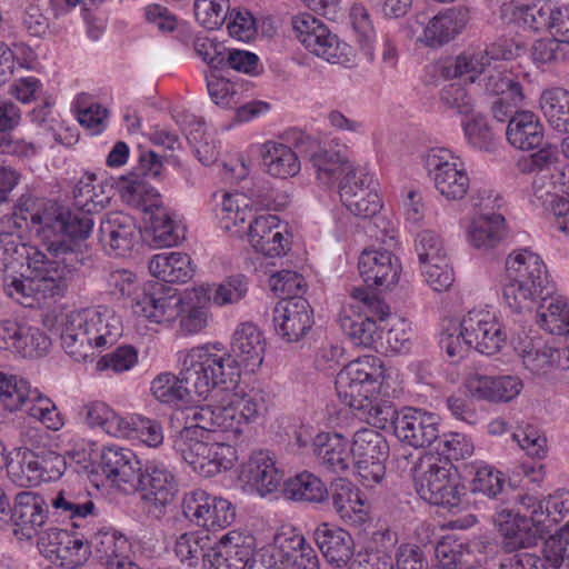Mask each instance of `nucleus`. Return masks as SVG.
I'll return each mask as SVG.
<instances>
[{
    "mask_svg": "<svg viewBox=\"0 0 569 569\" xmlns=\"http://www.w3.org/2000/svg\"><path fill=\"white\" fill-rule=\"evenodd\" d=\"M13 217L29 221L28 227L47 253L26 264V276H9L2 282L6 295L26 307L61 296L66 279L83 263L84 240L92 231V221L71 214L57 202L31 194L21 196Z\"/></svg>",
    "mask_w": 569,
    "mask_h": 569,
    "instance_id": "f257e3e1",
    "label": "nucleus"
},
{
    "mask_svg": "<svg viewBox=\"0 0 569 569\" xmlns=\"http://www.w3.org/2000/svg\"><path fill=\"white\" fill-rule=\"evenodd\" d=\"M267 412L266 395L261 390L226 395L218 405L196 407L188 415L193 421L173 440V449L192 470L204 478L230 470L238 460L237 449L227 442L210 439V433H226L239 439L244 428Z\"/></svg>",
    "mask_w": 569,
    "mask_h": 569,
    "instance_id": "f03ea898",
    "label": "nucleus"
},
{
    "mask_svg": "<svg viewBox=\"0 0 569 569\" xmlns=\"http://www.w3.org/2000/svg\"><path fill=\"white\" fill-rule=\"evenodd\" d=\"M266 340L252 322H242L231 338V352L219 342L189 349L182 358V376L200 397L219 386L237 382L240 368L254 372L263 361Z\"/></svg>",
    "mask_w": 569,
    "mask_h": 569,
    "instance_id": "7ed1b4c3",
    "label": "nucleus"
},
{
    "mask_svg": "<svg viewBox=\"0 0 569 569\" xmlns=\"http://www.w3.org/2000/svg\"><path fill=\"white\" fill-rule=\"evenodd\" d=\"M515 57L516 48L511 42H493L483 49L467 50L458 54L446 67V74L470 83L481 81L486 93L498 97L492 102L495 118L505 121L510 109L521 103L525 97L519 82L496 69L499 62Z\"/></svg>",
    "mask_w": 569,
    "mask_h": 569,
    "instance_id": "20e7f679",
    "label": "nucleus"
},
{
    "mask_svg": "<svg viewBox=\"0 0 569 569\" xmlns=\"http://www.w3.org/2000/svg\"><path fill=\"white\" fill-rule=\"evenodd\" d=\"M385 368L382 361L366 355L347 363L338 373L336 390L339 399L351 408L359 419L383 429L395 415L391 401L380 398Z\"/></svg>",
    "mask_w": 569,
    "mask_h": 569,
    "instance_id": "39448f33",
    "label": "nucleus"
},
{
    "mask_svg": "<svg viewBox=\"0 0 569 569\" xmlns=\"http://www.w3.org/2000/svg\"><path fill=\"white\" fill-rule=\"evenodd\" d=\"M57 330L61 347L74 361L92 358L122 336V321L109 307L84 308L62 313Z\"/></svg>",
    "mask_w": 569,
    "mask_h": 569,
    "instance_id": "423d86ee",
    "label": "nucleus"
},
{
    "mask_svg": "<svg viewBox=\"0 0 569 569\" xmlns=\"http://www.w3.org/2000/svg\"><path fill=\"white\" fill-rule=\"evenodd\" d=\"M505 266L502 299L511 313L530 316L555 292V284L543 260L533 251L513 250L508 254Z\"/></svg>",
    "mask_w": 569,
    "mask_h": 569,
    "instance_id": "0eeeda50",
    "label": "nucleus"
},
{
    "mask_svg": "<svg viewBox=\"0 0 569 569\" xmlns=\"http://www.w3.org/2000/svg\"><path fill=\"white\" fill-rule=\"evenodd\" d=\"M0 400L9 411L24 410L47 429L58 431L64 420L56 403L38 388L17 375L0 372Z\"/></svg>",
    "mask_w": 569,
    "mask_h": 569,
    "instance_id": "6e6552de",
    "label": "nucleus"
},
{
    "mask_svg": "<svg viewBox=\"0 0 569 569\" xmlns=\"http://www.w3.org/2000/svg\"><path fill=\"white\" fill-rule=\"evenodd\" d=\"M351 308L358 310V318L343 317L341 327L357 346L377 348L382 340V332L389 307L377 296L366 289L356 288L351 292Z\"/></svg>",
    "mask_w": 569,
    "mask_h": 569,
    "instance_id": "1a4fd4ad",
    "label": "nucleus"
},
{
    "mask_svg": "<svg viewBox=\"0 0 569 569\" xmlns=\"http://www.w3.org/2000/svg\"><path fill=\"white\" fill-rule=\"evenodd\" d=\"M415 487L420 498L431 505L456 507L459 503L457 471L442 458L426 456L420 460Z\"/></svg>",
    "mask_w": 569,
    "mask_h": 569,
    "instance_id": "9d476101",
    "label": "nucleus"
},
{
    "mask_svg": "<svg viewBox=\"0 0 569 569\" xmlns=\"http://www.w3.org/2000/svg\"><path fill=\"white\" fill-rule=\"evenodd\" d=\"M422 162L431 177L437 191L449 201H459L466 197L470 186L466 163L452 150L436 147L427 150Z\"/></svg>",
    "mask_w": 569,
    "mask_h": 569,
    "instance_id": "9b49d317",
    "label": "nucleus"
},
{
    "mask_svg": "<svg viewBox=\"0 0 569 569\" xmlns=\"http://www.w3.org/2000/svg\"><path fill=\"white\" fill-rule=\"evenodd\" d=\"M296 37L312 54L329 63L347 66L353 62L355 51L351 46L340 40L319 19L309 13L292 19Z\"/></svg>",
    "mask_w": 569,
    "mask_h": 569,
    "instance_id": "f8f14e48",
    "label": "nucleus"
},
{
    "mask_svg": "<svg viewBox=\"0 0 569 569\" xmlns=\"http://www.w3.org/2000/svg\"><path fill=\"white\" fill-rule=\"evenodd\" d=\"M66 468L64 457L52 450L18 449L16 459L8 462V475L13 483L28 488L60 479Z\"/></svg>",
    "mask_w": 569,
    "mask_h": 569,
    "instance_id": "ddd939ff",
    "label": "nucleus"
},
{
    "mask_svg": "<svg viewBox=\"0 0 569 569\" xmlns=\"http://www.w3.org/2000/svg\"><path fill=\"white\" fill-rule=\"evenodd\" d=\"M137 487L142 491L143 509L156 519L164 515L167 506L178 492L173 469L160 460L146 461L138 472Z\"/></svg>",
    "mask_w": 569,
    "mask_h": 569,
    "instance_id": "4468645a",
    "label": "nucleus"
},
{
    "mask_svg": "<svg viewBox=\"0 0 569 569\" xmlns=\"http://www.w3.org/2000/svg\"><path fill=\"white\" fill-rule=\"evenodd\" d=\"M352 462L365 486L380 483L386 473L389 447L381 433L371 428L358 430L350 445Z\"/></svg>",
    "mask_w": 569,
    "mask_h": 569,
    "instance_id": "2eb2a0df",
    "label": "nucleus"
},
{
    "mask_svg": "<svg viewBox=\"0 0 569 569\" xmlns=\"http://www.w3.org/2000/svg\"><path fill=\"white\" fill-rule=\"evenodd\" d=\"M131 309L137 317L152 323L169 326L181 317L184 301L177 289L150 283L132 299Z\"/></svg>",
    "mask_w": 569,
    "mask_h": 569,
    "instance_id": "dca6fc26",
    "label": "nucleus"
},
{
    "mask_svg": "<svg viewBox=\"0 0 569 569\" xmlns=\"http://www.w3.org/2000/svg\"><path fill=\"white\" fill-rule=\"evenodd\" d=\"M462 333L470 348L492 356L507 343L508 335L497 313L489 308H473L462 318Z\"/></svg>",
    "mask_w": 569,
    "mask_h": 569,
    "instance_id": "f3484780",
    "label": "nucleus"
},
{
    "mask_svg": "<svg viewBox=\"0 0 569 569\" xmlns=\"http://www.w3.org/2000/svg\"><path fill=\"white\" fill-rule=\"evenodd\" d=\"M279 563L284 568L320 569V560L300 529L291 523L280 525L269 542Z\"/></svg>",
    "mask_w": 569,
    "mask_h": 569,
    "instance_id": "a211bd4d",
    "label": "nucleus"
},
{
    "mask_svg": "<svg viewBox=\"0 0 569 569\" xmlns=\"http://www.w3.org/2000/svg\"><path fill=\"white\" fill-rule=\"evenodd\" d=\"M463 387L467 395L475 400L501 405L517 399L525 383L517 375L490 376L472 370L466 373Z\"/></svg>",
    "mask_w": 569,
    "mask_h": 569,
    "instance_id": "6ab92c4d",
    "label": "nucleus"
},
{
    "mask_svg": "<svg viewBox=\"0 0 569 569\" xmlns=\"http://www.w3.org/2000/svg\"><path fill=\"white\" fill-rule=\"evenodd\" d=\"M376 187L373 174L366 167H361L339 183L340 199L355 216L372 218L382 208Z\"/></svg>",
    "mask_w": 569,
    "mask_h": 569,
    "instance_id": "aec40b11",
    "label": "nucleus"
},
{
    "mask_svg": "<svg viewBox=\"0 0 569 569\" xmlns=\"http://www.w3.org/2000/svg\"><path fill=\"white\" fill-rule=\"evenodd\" d=\"M439 417L416 408H405L395 415L388 425L393 426L395 436L415 448L431 445L439 436Z\"/></svg>",
    "mask_w": 569,
    "mask_h": 569,
    "instance_id": "412c9836",
    "label": "nucleus"
},
{
    "mask_svg": "<svg viewBox=\"0 0 569 569\" xmlns=\"http://www.w3.org/2000/svg\"><path fill=\"white\" fill-rule=\"evenodd\" d=\"M543 558L520 552L503 558L498 569H558L562 565L569 567V521L543 542Z\"/></svg>",
    "mask_w": 569,
    "mask_h": 569,
    "instance_id": "4be33fe9",
    "label": "nucleus"
},
{
    "mask_svg": "<svg viewBox=\"0 0 569 569\" xmlns=\"http://www.w3.org/2000/svg\"><path fill=\"white\" fill-rule=\"evenodd\" d=\"M238 480L247 491L264 497L279 489L283 472L278 469L269 451L259 450L252 452L240 466Z\"/></svg>",
    "mask_w": 569,
    "mask_h": 569,
    "instance_id": "5701e85b",
    "label": "nucleus"
},
{
    "mask_svg": "<svg viewBox=\"0 0 569 569\" xmlns=\"http://www.w3.org/2000/svg\"><path fill=\"white\" fill-rule=\"evenodd\" d=\"M276 333L287 342L302 339L313 325L312 310L302 297L282 299L273 308Z\"/></svg>",
    "mask_w": 569,
    "mask_h": 569,
    "instance_id": "b1692460",
    "label": "nucleus"
},
{
    "mask_svg": "<svg viewBox=\"0 0 569 569\" xmlns=\"http://www.w3.org/2000/svg\"><path fill=\"white\" fill-rule=\"evenodd\" d=\"M140 232L133 218L114 211L106 214L99 227V241L108 254L123 257L138 242Z\"/></svg>",
    "mask_w": 569,
    "mask_h": 569,
    "instance_id": "393cba45",
    "label": "nucleus"
},
{
    "mask_svg": "<svg viewBox=\"0 0 569 569\" xmlns=\"http://www.w3.org/2000/svg\"><path fill=\"white\" fill-rule=\"evenodd\" d=\"M358 268L367 286L382 289L393 287L401 273L399 259L386 249L363 250L359 257Z\"/></svg>",
    "mask_w": 569,
    "mask_h": 569,
    "instance_id": "a878e982",
    "label": "nucleus"
},
{
    "mask_svg": "<svg viewBox=\"0 0 569 569\" xmlns=\"http://www.w3.org/2000/svg\"><path fill=\"white\" fill-rule=\"evenodd\" d=\"M101 468L106 477L118 488L128 491L137 488L138 472L141 470L136 453L119 445L101 449Z\"/></svg>",
    "mask_w": 569,
    "mask_h": 569,
    "instance_id": "bb28decb",
    "label": "nucleus"
},
{
    "mask_svg": "<svg viewBox=\"0 0 569 569\" xmlns=\"http://www.w3.org/2000/svg\"><path fill=\"white\" fill-rule=\"evenodd\" d=\"M515 351L528 371L546 376L556 368H569V349H555L541 339H526L515 345Z\"/></svg>",
    "mask_w": 569,
    "mask_h": 569,
    "instance_id": "cd10ccee",
    "label": "nucleus"
},
{
    "mask_svg": "<svg viewBox=\"0 0 569 569\" xmlns=\"http://www.w3.org/2000/svg\"><path fill=\"white\" fill-rule=\"evenodd\" d=\"M247 230L252 248L267 257H281L290 249V237L281 228L277 216H259L249 223Z\"/></svg>",
    "mask_w": 569,
    "mask_h": 569,
    "instance_id": "c85d7f7f",
    "label": "nucleus"
},
{
    "mask_svg": "<svg viewBox=\"0 0 569 569\" xmlns=\"http://www.w3.org/2000/svg\"><path fill=\"white\" fill-rule=\"evenodd\" d=\"M48 518V505L32 491L19 492L10 510L16 536L30 539L39 533Z\"/></svg>",
    "mask_w": 569,
    "mask_h": 569,
    "instance_id": "c756f323",
    "label": "nucleus"
},
{
    "mask_svg": "<svg viewBox=\"0 0 569 569\" xmlns=\"http://www.w3.org/2000/svg\"><path fill=\"white\" fill-rule=\"evenodd\" d=\"M469 19L468 8L453 7L445 9L428 20L418 40L431 48L447 44L463 31Z\"/></svg>",
    "mask_w": 569,
    "mask_h": 569,
    "instance_id": "7c9ffc66",
    "label": "nucleus"
},
{
    "mask_svg": "<svg viewBox=\"0 0 569 569\" xmlns=\"http://www.w3.org/2000/svg\"><path fill=\"white\" fill-rule=\"evenodd\" d=\"M113 194V183L110 179L98 178L94 174H84L78 181L73 191L74 206L81 210V213L71 212L64 207L63 209L78 218L90 219L93 226L94 223L90 214L103 210L109 204ZM60 207L62 208V206Z\"/></svg>",
    "mask_w": 569,
    "mask_h": 569,
    "instance_id": "2f4dec72",
    "label": "nucleus"
},
{
    "mask_svg": "<svg viewBox=\"0 0 569 569\" xmlns=\"http://www.w3.org/2000/svg\"><path fill=\"white\" fill-rule=\"evenodd\" d=\"M312 538L327 562L336 568L346 567L353 557V539L340 527L321 522L313 530Z\"/></svg>",
    "mask_w": 569,
    "mask_h": 569,
    "instance_id": "473e14b6",
    "label": "nucleus"
},
{
    "mask_svg": "<svg viewBox=\"0 0 569 569\" xmlns=\"http://www.w3.org/2000/svg\"><path fill=\"white\" fill-rule=\"evenodd\" d=\"M495 528L501 538V548L508 552L529 548L538 540L537 530L527 516L510 510H500L493 518Z\"/></svg>",
    "mask_w": 569,
    "mask_h": 569,
    "instance_id": "72a5a7b5",
    "label": "nucleus"
},
{
    "mask_svg": "<svg viewBox=\"0 0 569 569\" xmlns=\"http://www.w3.org/2000/svg\"><path fill=\"white\" fill-rule=\"evenodd\" d=\"M41 540L61 561V566L68 569L82 566L91 553L89 543L79 533L64 529L49 528L43 532Z\"/></svg>",
    "mask_w": 569,
    "mask_h": 569,
    "instance_id": "f704fd0d",
    "label": "nucleus"
},
{
    "mask_svg": "<svg viewBox=\"0 0 569 569\" xmlns=\"http://www.w3.org/2000/svg\"><path fill=\"white\" fill-rule=\"evenodd\" d=\"M172 118L193 144L199 161L206 166L213 163L218 157V150L213 138L207 131L204 120L187 109L179 108L173 110Z\"/></svg>",
    "mask_w": 569,
    "mask_h": 569,
    "instance_id": "c9c22d12",
    "label": "nucleus"
},
{
    "mask_svg": "<svg viewBox=\"0 0 569 569\" xmlns=\"http://www.w3.org/2000/svg\"><path fill=\"white\" fill-rule=\"evenodd\" d=\"M332 505L340 519L350 526H361L369 519V505L350 481L338 479L332 485Z\"/></svg>",
    "mask_w": 569,
    "mask_h": 569,
    "instance_id": "e433bc0d",
    "label": "nucleus"
},
{
    "mask_svg": "<svg viewBox=\"0 0 569 569\" xmlns=\"http://www.w3.org/2000/svg\"><path fill=\"white\" fill-rule=\"evenodd\" d=\"M318 181L327 187L335 186L338 181L346 180L353 171L361 166L350 162L347 156L339 151H332L327 148L318 147L308 156Z\"/></svg>",
    "mask_w": 569,
    "mask_h": 569,
    "instance_id": "4c0bfd02",
    "label": "nucleus"
},
{
    "mask_svg": "<svg viewBox=\"0 0 569 569\" xmlns=\"http://www.w3.org/2000/svg\"><path fill=\"white\" fill-rule=\"evenodd\" d=\"M152 277L169 283H186L196 272V264L189 254L169 251L153 254L148 262Z\"/></svg>",
    "mask_w": 569,
    "mask_h": 569,
    "instance_id": "58836bf2",
    "label": "nucleus"
},
{
    "mask_svg": "<svg viewBox=\"0 0 569 569\" xmlns=\"http://www.w3.org/2000/svg\"><path fill=\"white\" fill-rule=\"evenodd\" d=\"M259 152L266 172L273 178H292L301 170L297 152L288 144L269 140L260 146Z\"/></svg>",
    "mask_w": 569,
    "mask_h": 569,
    "instance_id": "ea45409f",
    "label": "nucleus"
},
{
    "mask_svg": "<svg viewBox=\"0 0 569 569\" xmlns=\"http://www.w3.org/2000/svg\"><path fill=\"white\" fill-rule=\"evenodd\" d=\"M313 445L319 463L329 471L338 473L351 466L350 443L340 433H319Z\"/></svg>",
    "mask_w": 569,
    "mask_h": 569,
    "instance_id": "a19ab883",
    "label": "nucleus"
},
{
    "mask_svg": "<svg viewBox=\"0 0 569 569\" xmlns=\"http://www.w3.org/2000/svg\"><path fill=\"white\" fill-rule=\"evenodd\" d=\"M216 217L221 229L240 236L246 230L243 223L252 218V201L240 192H224L217 203Z\"/></svg>",
    "mask_w": 569,
    "mask_h": 569,
    "instance_id": "79ce46f5",
    "label": "nucleus"
},
{
    "mask_svg": "<svg viewBox=\"0 0 569 569\" xmlns=\"http://www.w3.org/2000/svg\"><path fill=\"white\" fill-rule=\"evenodd\" d=\"M248 290V279L242 274H236L218 283L196 287L192 293L199 303L212 301L218 307H226L239 303L244 299Z\"/></svg>",
    "mask_w": 569,
    "mask_h": 569,
    "instance_id": "37998d69",
    "label": "nucleus"
},
{
    "mask_svg": "<svg viewBox=\"0 0 569 569\" xmlns=\"http://www.w3.org/2000/svg\"><path fill=\"white\" fill-rule=\"evenodd\" d=\"M506 136L516 149L532 150L543 141V126L533 112L517 111L509 120Z\"/></svg>",
    "mask_w": 569,
    "mask_h": 569,
    "instance_id": "c03bdc74",
    "label": "nucleus"
},
{
    "mask_svg": "<svg viewBox=\"0 0 569 569\" xmlns=\"http://www.w3.org/2000/svg\"><path fill=\"white\" fill-rule=\"evenodd\" d=\"M174 553L179 560L191 569L211 568L213 541L203 532H187L178 537Z\"/></svg>",
    "mask_w": 569,
    "mask_h": 569,
    "instance_id": "a18cd8bd",
    "label": "nucleus"
},
{
    "mask_svg": "<svg viewBox=\"0 0 569 569\" xmlns=\"http://www.w3.org/2000/svg\"><path fill=\"white\" fill-rule=\"evenodd\" d=\"M506 233L505 218L496 212H481L475 216L467 230L470 244L479 250L496 248Z\"/></svg>",
    "mask_w": 569,
    "mask_h": 569,
    "instance_id": "49530a36",
    "label": "nucleus"
},
{
    "mask_svg": "<svg viewBox=\"0 0 569 569\" xmlns=\"http://www.w3.org/2000/svg\"><path fill=\"white\" fill-rule=\"evenodd\" d=\"M41 251L37 246L26 243L13 233L0 234V281L6 282L9 272L18 266L29 263L36 258H41Z\"/></svg>",
    "mask_w": 569,
    "mask_h": 569,
    "instance_id": "de8ad7c7",
    "label": "nucleus"
},
{
    "mask_svg": "<svg viewBox=\"0 0 569 569\" xmlns=\"http://www.w3.org/2000/svg\"><path fill=\"white\" fill-rule=\"evenodd\" d=\"M83 423L91 430H100L109 437L121 439L127 413L117 412L103 401H90L81 409Z\"/></svg>",
    "mask_w": 569,
    "mask_h": 569,
    "instance_id": "09e8293b",
    "label": "nucleus"
},
{
    "mask_svg": "<svg viewBox=\"0 0 569 569\" xmlns=\"http://www.w3.org/2000/svg\"><path fill=\"white\" fill-rule=\"evenodd\" d=\"M179 353L180 372L176 376L172 372H161L152 381L150 391L152 396L162 403H177L184 400L189 393L193 392L201 398L196 390L184 380L182 376V358L187 352Z\"/></svg>",
    "mask_w": 569,
    "mask_h": 569,
    "instance_id": "8fccbe9b",
    "label": "nucleus"
},
{
    "mask_svg": "<svg viewBox=\"0 0 569 569\" xmlns=\"http://www.w3.org/2000/svg\"><path fill=\"white\" fill-rule=\"evenodd\" d=\"M538 326L551 335L569 333V299L562 296L548 298L536 309Z\"/></svg>",
    "mask_w": 569,
    "mask_h": 569,
    "instance_id": "3c124183",
    "label": "nucleus"
},
{
    "mask_svg": "<svg viewBox=\"0 0 569 569\" xmlns=\"http://www.w3.org/2000/svg\"><path fill=\"white\" fill-rule=\"evenodd\" d=\"M286 498L293 501L321 503L328 498V489L320 478L303 471L283 482Z\"/></svg>",
    "mask_w": 569,
    "mask_h": 569,
    "instance_id": "603ef678",
    "label": "nucleus"
},
{
    "mask_svg": "<svg viewBox=\"0 0 569 569\" xmlns=\"http://www.w3.org/2000/svg\"><path fill=\"white\" fill-rule=\"evenodd\" d=\"M151 231L158 247H174L184 240L187 227L177 212L160 210L152 217Z\"/></svg>",
    "mask_w": 569,
    "mask_h": 569,
    "instance_id": "864d4df0",
    "label": "nucleus"
},
{
    "mask_svg": "<svg viewBox=\"0 0 569 569\" xmlns=\"http://www.w3.org/2000/svg\"><path fill=\"white\" fill-rule=\"evenodd\" d=\"M50 505L57 513L72 520L86 519L96 511L94 502L86 492L71 488L60 489L50 499Z\"/></svg>",
    "mask_w": 569,
    "mask_h": 569,
    "instance_id": "5fc2aeb1",
    "label": "nucleus"
},
{
    "mask_svg": "<svg viewBox=\"0 0 569 569\" xmlns=\"http://www.w3.org/2000/svg\"><path fill=\"white\" fill-rule=\"evenodd\" d=\"M122 440H138L149 448L162 445L164 436L159 421L139 413H127Z\"/></svg>",
    "mask_w": 569,
    "mask_h": 569,
    "instance_id": "6e6d98bb",
    "label": "nucleus"
},
{
    "mask_svg": "<svg viewBox=\"0 0 569 569\" xmlns=\"http://www.w3.org/2000/svg\"><path fill=\"white\" fill-rule=\"evenodd\" d=\"M90 550L102 562L106 569L109 568L110 562H116L121 557L129 553V541L114 530H100L90 541Z\"/></svg>",
    "mask_w": 569,
    "mask_h": 569,
    "instance_id": "4d7b16f0",
    "label": "nucleus"
},
{
    "mask_svg": "<svg viewBox=\"0 0 569 569\" xmlns=\"http://www.w3.org/2000/svg\"><path fill=\"white\" fill-rule=\"evenodd\" d=\"M118 189L122 200L131 207L147 209L156 206L159 193L144 178L132 173L121 177Z\"/></svg>",
    "mask_w": 569,
    "mask_h": 569,
    "instance_id": "13d9d810",
    "label": "nucleus"
},
{
    "mask_svg": "<svg viewBox=\"0 0 569 569\" xmlns=\"http://www.w3.org/2000/svg\"><path fill=\"white\" fill-rule=\"evenodd\" d=\"M50 338L39 328L20 323L14 352L22 358H38L47 353Z\"/></svg>",
    "mask_w": 569,
    "mask_h": 569,
    "instance_id": "bf43d9fd",
    "label": "nucleus"
},
{
    "mask_svg": "<svg viewBox=\"0 0 569 569\" xmlns=\"http://www.w3.org/2000/svg\"><path fill=\"white\" fill-rule=\"evenodd\" d=\"M569 102V92L560 87L546 88L541 91L538 106L549 126L558 131Z\"/></svg>",
    "mask_w": 569,
    "mask_h": 569,
    "instance_id": "052dcab7",
    "label": "nucleus"
},
{
    "mask_svg": "<svg viewBox=\"0 0 569 569\" xmlns=\"http://www.w3.org/2000/svg\"><path fill=\"white\" fill-rule=\"evenodd\" d=\"M78 120L91 134L102 132L107 126L108 111L101 104L89 101L87 94H79L76 100Z\"/></svg>",
    "mask_w": 569,
    "mask_h": 569,
    "instance_id": "680f3d73",
    "label": "nucleus"
},
{
    "mask_svg": "<svg viewBox=\"0 0 569 569\" xmlns=\"http://www.w3.org/2000/svg\"><path fill=\"white\" fill-rule=\"evenodd\" d=\"M350 23L357 34L358 42L363 52L369 59H372L376 31L369 13L362 4H355L351 7Z\"/></svg>",
    "mask_w": 569,
    "mask_h": 569,
    "instance_id": "e2e57ef3",
    "label": "nucleus"
},
{
    "mask_svg": "<svg viewBox=\"0 0 569 569\" xmlns=\"http://www.w3.org/2000/svg\"><path fill=\"white\" fill-rule=\"evenodd\" d=\"M138 363V351L134 347L124 345L99 358L96 363L98 371L122 373L131 370Z\"/></svg>",
    "mask_w": 569,
    "mask_h": 569,
    "instance_id": "0e129e2a",
    "label": "nucleus"
},
{
    "mask_svg": "<svg viewBox=\"0 0 569 569\" xmlns=\"http://www.w3.org/2000/svg\"><path fill=\"white\" fill-rule=\"evenodd\" d=\"M440 102L445 108L460 116L469 117L473 113L475 99L460 82L445 86L440 91Z\"/></svg>",
    "mask_w": 569,
    "mask_h": 569,
    "instance_id": "69168bd1",
    "label": "nucleus"
},
{
    "mask_svg": "<svg viewBox=\"0 0 569 569\" xmlns=\"http://www.w3.org/2000/svg\"><path fill=\"white\" fill-rule=\"evenodd\" d=\"M470 117V119L462 121V129L468 143L479 150H491L495 138L487 119L480 113H472Z\"/></svg>",
    "mask_w": 569,
    "mask_h": 569,
    "instance_id": "338daca9",
    "label": "nucleus"
},
{
    "mask_svg": "<svg viewBox=\"0 0 569 569\" xmlns=\"http://www.w3.org/2000/svg\"><path fill=\"white\" fill-rule=\"evenodd\" d=\"M197 21L209 30L220 28L227 20L229 0H194Z\"/></svg>",
    "mask_w": 569,
    "mask_h": 569,
    "instance_id": "774afa93",
    "label": "nucleus"
}]
</instances>
